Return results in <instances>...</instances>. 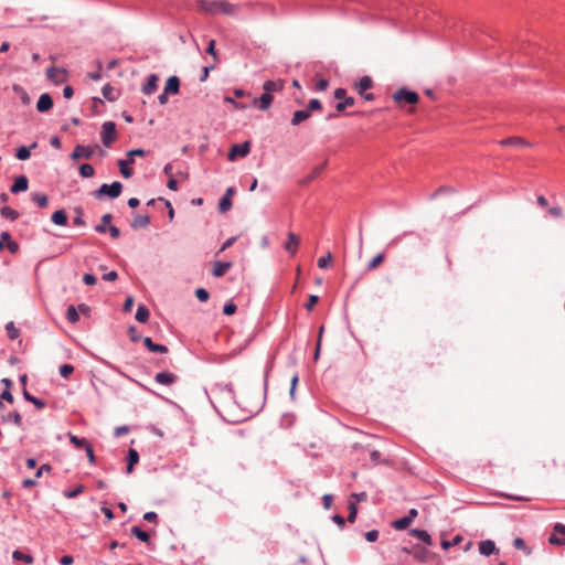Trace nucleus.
I'll return each mask as SVG.
<instances>
[{
	"label": "nucleus",
	"mask_w": 565,
	"mask_h": 565,
	"mask_svg": "<svg viewBox=\"0 0 565 565\" xmlns=\"http://www.w3.org/2000/svg\"><path fill=\"white\" fill-rule=\"evenodd\" d=\"M195 8L204 14L235 15L238 12V6L227 0H195Z\"/></svg>",
	"instance_id": "nucleus-1"
},
{
	"label": "nucleus",
	"mask_w": 565,
	"mask_h": 565,
	"mask_svg": "<svg viewBox=\"0 0 565 565\" xmlns=\"http://www.w3.org/2000/svg\"><path fill=\"white\" fill-rule=\"evenodd\" d=\"M122 191V184L118 181L113 182L111 184L104 183L96 191L95 196L100 198L103 195H108L110 199H116L120 195Z\"/></svg>",
	"instance_id": "nucleus-2"
},
{
	"label": "nucleus",
	"mask_w": 565,
	"mask_h": 565,
	"mask_svg": "<svg viewBox=\"0 0 565 565\" xmlns=\"http://www.w3.org/2000/svg\"><path fill=\"white\" fill-rule=\"evenodd\" d=\"M393 99L397 104L406 103L409 105H415L419 100V95L416 92L403 87L393 94Z\"/></svg>",
	"instance_id": "nucleus-3"
},
{
	"label": "nucleus",
	"mask_w": 565,
	"mask_h": 565,
	"mask_svg": "<svg viewBox=\"0 0 565 565\" xmlns=\"http://www.w3.org/2000/svg\"><path fill=\"white\" fill-rule=\"evenodd\" d=\"M104 146L109 147L116 139V125L114 121H105L100 132Z\"/></svg>",
	"instance_id": "nucleus-4"
},
{
	"label": "nucleus",
	"mask_w": 565,
	"mask_h": 565,
	"mask_svg": "<svg viewBox=\"0 0 565 565\" xmlns=\"http://www.w3.org/2000/svg\"><path fill=\"white\" fill-rule=\"evenodd\" d=\"M334 98L339 100L335 105V110L338 113L343 111L347 107L354 105L353 97H347V90L344 88H337L334 90Z\"/></svg>",
	"instance_id": "nucleus-5"
},
{
	"label": "nucleus",
	"mask_w": 565,
	"mask_h": 565,
	"mask_svg": "<svg viewBox=\"0 0 565 565\" xmlns=\"http://www.w3.org/2000/svg\"><path fill=\"white\" fill-rule=\"evenodd\" d=\"M250 151V142L244 141L242 143H236L232 146L230 152H228V159L231 161H234L237 157H246Z\"/></svg>",
	"instance_id": "nucleus-6"
},
{
	"label": "nucleus",
	"mask_w": 565,
	"mask_h": 565,
	"mask_svg": "<svg viewBox=\"0 0 565 565\" xmlns=\"http://www.w3.org/2000/svg\"><path fill=\"white\" fill-rule=\"evenodd\" d=\"M47 78L58 85L67 79V72L64 68L51 66L46 70Z\"/></svg>",
	"instance_id": "nucleus-7"
},
{
	"label": "nucleus",
	"mask_w": 565,
	"mask_h": 565,
	"mask_svg": "<svg viewBox=\"0 0 565 565\" xmlns=\"http://www.w3.org/2000/svg\"><path fill=\"white\" fill-rule=\"evenodd\" d=\"M158 81H159V77L157 74H150L147 77L146 83L142 85L141 92L148 96L152 95L158 88Z\"/></svg>",
	"instance_id": "nucleus-8"
},
{
	"label": "nucleus",
	"mask_w": 565,
	"mask_h": 565,
	"mask_svg": "<svg viewBox=\"0 0 565 565\" xmlns=\"http://www.w3.org/2000/svg\"><path fill=\"white\" fill-rule=\"evenodd\" d=\"M154 381L158 384L170 386L178 381V376L171 372H159L156 374Z\"/></svg>",
	"instance_id": "nucleus-9"
},
{
	"label": "nucleus",
	"mask_w": 565,
	"mask_h": 565,
	"mask_svg": "<svg viewBox=\"0 0 565 565\" xmlns=\"http://www.w3.org/2000/svg\"><path fill=\"white\" fill-rule=\"evenodd\" d=\"M402 552L413 555L419 562H424L428 554L427 548L419 545H415L412 548L403 547Z\"/></svg>",
	"instance_id": "nucleus-10"
},
{
	"label": "nucleus",
	"mask_w": 565,
	"mask_h": 565,
	"mask_svg": "<svg viewBox=\"0 0 565 565\" xmlns=\"http://www.w3.org/2000/svg\"><path fill=\"white\" fill-rule=\"evenodd\" d=\"M93 153L94 151L89 146L77 145L71 153V158L73 160H77L81 158L89 159L93 156Z\"/></svg>",
	"instance_id": "nucleus-11"
},
{
	"label": "nucleus",
	"mask_w": 565,
	"mask_h": 565,
	"mask_svg": "<svg viewBox=\"0 0 565 565\" xmlns=\"http://www.w3.org/2000/svg\"><path fill=\"white\" fill-rule=\"evenodd\" d=\"M235 190L234 188H228L225 192V194L221 198L218 202V210L222 213L227 212L232 207V195L234 194Z\"/></svg>",
	"instance_id": "nucleus-12"
},
{
	"label": "nucleus",
	"mask_w": 565,
	"mask_h": 565,
	"mask_svg": "<svg viewBox=\"0 0 565 565\" xmlns=\"http://www.w3.org/2000/svg\"><path fill=\"white\" fill-rule=\"evenodd\" d=\"M274 100V97L271 94L263 93L260 97L254 98L253 105L257 106L260 110H267L271 103Z\"/></svg>",
	"instance_id": "nucleus-13"
},
{
	"label": "nucleus",
	"mask_w": 565,
	"mask_h": 565,
	"mask_svg": "<svg viewBox=\"0 0 565 565\" xmlns=\"http://www.w3.org/2000/svg\"><path fill=\"white\" fill-rule=\"evenodd\" d=\"M53 107V99L50 96V94L44 93L39 97V100L36 103V109L40 113H45L50 110Z\"/></svg>",
	"instance_id": "nucleus-14"
},
{
	"label": "nucleus",
	"mask_w": 565,
	"mask_h": 565,
	"mask_svg": "<svg viewBox=\"0 0 565 565\" xmlns=\"http://www.w3.org/2000/svg\"><path fill=\"white\" fill-rule=\"evenodd\" d=\"M232 266V262L216 260L212 268V275L215 277H223Z\"/></svg>",
	"instance_id": "nucleus-15"
},
{
	"label": "nucleus",
	"mask_w": 565,
	"mask_h": 565,
	"mask_svg": "<svg viewBox=\"0 0 565 565\" xmlns=\"http://www.w3.org/2000/svg\"><path fill=\"white\" fill-rule=\"evenodd\" d=\"M29 188V181L25 175H20L15 178L14 183L11 185L10 191L11 193L15 194L19 192H24Z\"/></svg>",
	"instance_id": "nucleus-16"
},
{
	"label": "nucleus",
	"mask_w": 565,
	"mask_h": 565,
	"mask_svg": "<svg viewBox=\"0 0 565 565\" xmlns=\"http://www.w3.org/2000/svg\"><path fill=\"white\" fill-rule=\"evenodd\" d=\"M166 94L177 95L180 90V79L178 76H170L164 86Z\"/></svg>",
	"instance_id": "nucleus-17"
},
{
	"label": "nucleus",
	"mask_w": 565,
	"mask_h": 565,
	"mask_svg": "<svg viewBox=\"0 0 565 565\" xmlns=\"http://www.w3.org/2000/svg\"><path fill=\"white\" fill-rule=\"evenodd\" d=\"M299 243H300L299 237L295 233L289 232L288 233V241L285 244V249L290 255H295L297 253V250H298Z\"/></svg>",
	"instance_id": "nucleus-18"
},
{
	"label": "nucleus",
	"mask_w": 565,
	"mask_h": 565,
	"mask_svg": "<svg viewBox=\"0 0 565 565\" xmlns=\"http://www.w3.org/2000/svg\"><path fill=\"white\" fill-rule=\"evenodd\" d=\"M409 534L412 536L417 537L418 540H420L422 542H424L428 546L433 544L431 536L429 535V533L426 530L412 529L409 531Z\"/></svg>",
	"instance_id": "nucleus-19"
},
{
	"label": "nucleus",
	"mask_w": 565,
	"mask_h": 565,
	"mask_svg": "<svg viewBox=\"0 0 565 565\" xmlns=\"http://www.w3.org/2000/svg\"><path fill=\"white\" fill-rule=\"evenodd\" d=\"M502 147H507V146H513V147H526L529 146V142L523 139V138H520V137H510V138H505V139H502L500 140L499 142Z\"/></svg>",
	"instance_id": "nucleus-20"
},
{
	"label": "nucleus",
	"mask_w": 565,
	"mask_h": 565,
	"mask_svg": "<svg viewBox=\"0 0 565 565\" xmlns=\"http://www.w3.org/2000/svg\"><path fill=\"white\" fill-rule=\"evenodd\" d=\"M497 551L495 544L491 540L481 541L479 543V552L484 556H490Z\"/></svg>",
	"instance_id": "nucleus-21"
},
{
	"label": "nucleus",
	"mask_w": 565,
	"mask_h": 565,
	"mask_svg": "<svg viewBox=\"0 0 565 565\" xmlns=\"http://www.w3.org/2000/svg\"><path fill=\"white\" fill-rule=\"evenodd\" d=\"M143 344L151 352H157V353H167L168 352V348L166 345L153 343V341L149 337L143 338Z\"/></svg>",
	"instance_id": "nucleus-22"
},
{
	"label": "nucleus",
	"mask_w": 565,
	"mask_h": 565,
	"mask_svg": "<svg viewBox=\"0 0 565 565\" xmlns=\"http://www.w3.org/2000/svg\"><path fill=\"white\" fill-rule=\"evenodd\" d=\"M327 167V161L315 167L312 172L301 180L302 185H307L312 182Z\"/></svg>",
	"instance_id": "nucleus-23"
},
{
	"label": "nucleus",
	"mask_w": 565,
	"mask_h": 565,
	"mask_svg": "<svg viewBox=\"0 0 565 565\" xmlns=\"http://www.w3.org/2000/svg\"><path fill=\"white\" fill-rule=\"evenodd\" d=\"M311 116V113L307 109L297 110L294 113L290 124L298 126L300 122L307 120Z\"/></svg>",
	"instance_id": "nucleus-24"
},
{
	"label": "nucleus",
	"mask_w": 565,
	"mask_h": 565,
	"mask_svg": "<svg viewBox=\"0 0 565 565\" xmlns=\"http://www.w3.org/2000/svg\"><path fill=\"white\" fill-rule=\"evenodd\" d=\"M139 461V454L136 449L130 448L127 455V473H131L134 466Z\"/></svg>",
	"instance_id": "nucleus-25"
},
{
	"label": "nucleus",
	"mask_w": 565,
	"mask_h": 565,
	"mask_svg": "<svg viewBox=\"0 0 565 565\" xmlns=\"http://www.w3.org/2000/svg\"><path fill=\"white\" fill-rule=\"evenodd\" d=\"M150 218L148 215H136L131 222V227L135 230L145 228L149 225Z\"/></svg>",
	"instance_id": "nucleus-26"
},
{
	"label": "nucleus",
	"mask_w": 565,
	"mask_h": 565,
	"mask_svg": "<svg viewBox=\"0 0 565 565\" xmlns=\"http://www.w3.org/2000/svg\"><path fill=\"white\" fill-rule=\"evenodd\" d=\"M131 163H134L132 158L129 160L121 159L118 161L119 170L124 178H130L132 175V169L129 168V164Z\"/></svg>",
	"instance_id": "nucleus-27"
},
{
	"label": "nucleus",
	"mask_w": 565,
	"mask_h": 565,
	"mask_svg": "<svg viewBox=\"0 0 565 565\" xmlns=\"http://www.w3.org/2000/svg\"><path fill=\"white\" fill-rule=\"evenodd\" d=\"M51 220L55 225L65 226L67 224V215L64 210L55 211Z\"/></svg>",
	"instance_id": "nucleus-28"
},
{
	"label": "nucleus",
	"mask_w": 565,
	"mask_h": 565,
	"mask_svg": "<svg viewBox=\"0 0 565 565\" xmlns=\"http://www.w3.org/2000/svg\"><path fill=\"white\" fill-rule=\"evenodd\" d=\"M113 220V215L107 213L102 216V223L95 226V231L99 234H104L107 232L108 226Z\"/></svg>",
	"instance_id": "nucleus-29"
},
{
	"label": "nucleus",
	"mask_w": 565,
	"mask_h": 565,
	"mask_svg": "<svg viewBox=\"0 0 565 565\" xmlns=\"http://www.w3.org/2000/svg\"><path fill=\"white\" fill-rule=\"evenodd\" d=\"M372 79L370 76H363L360 78L359 83L356 84V90L360 95H363L367 89L372 87Z\"/></svg>",
	"instance_id": "nucleus-30"
},
{
	"label": "nucleus",
	"mask_w": 565,
	"mask_h": 565,
	"mask_svg": "<svg viewBox=\"0 0 565 565\" xmlns=\"http://www.w3.org/2000/svg\"><path fill=\"white\" fill-rule=\"evenodd\" d=\"M36 142H33L30 148L25 147V146H21L17 149V152H15V157L19 159V160H28L31 156V149H34L36 148Z\"/></svg>",
	"instance_id": "nucleus-31"
},
{
	"label": "nucleus",
	"mask_w": 565,
	"mask_h": 565,
	"mask_svg": "<svg viewBox=\"0 0 565 565\" xmlns=\"http://www.w3.org/2000/svg\"><path fill=\"white\" fill-rule=\"evenodd\" d=\"M149 310L145 305H139L136 312V320L140 323H145L149 319Z\"/></svg>",
	"instance_id": "nucleus-32"
},
{
	"label": "nucleus",
	"mask_w": 565,
	"mask_h": 565,
	"mask_svg": "<svg viewBox=\"0 0 565 565\" xmlns=\"http://www.w3.org/2000/svg\"><path fill=\"white\" fill-rule=\"evenodd\" d=\"M263 89H264V93L271 94L273 92L282 89V84L280 82H275V81L269 79L263 84Z\"/></svg>",
	"instance_id": "nucleus-33"
},
{
	"label": "nucleus",
	"mask_w": 565,
	"mask_h": 565,
	"mask_svg": "<svg viewBox=\"0 0 565 565\" xmlns=\"http://www.w3.org/2000/svg\"><path fill=\"white\" fill-rule=\"evenodd\" d=\"M12 557L15 561H22L25 564H32L34 562V558H33V556L31 554H25V553H23L20 550L13 551Z\"/></svg>",
	"instance_id": "nucleus-34"
},
{
	"label": "nucleus",
	"mask_w": 565,
	"mask_h": 565,
	"mask_svg": "<svg viewBox=\"0 0 565 565\" xmlns=\"http://www.w3.org/2000/svg\"><path fill=\"white\" fill-rule=\"evenodd\" d=\"M130 532H131V535L136 536L141 542H145V543L150 542L149 534L146 531L141 530L139 526H132Z\"/></svg>",
	"instance_id": "nucleus-35"
},
{
	"label": "nucleus",
	"mask_w": 565,
	"mask_h": 565,
	"mask_svg": "<svg viewBox=\"0 0 565 565\" xmlns=\"http://www.w3.org/2000/svg\"><path fill=\"white\" fill-rule=\"evenodd\" d=\"M412 521H411V518H407L406 515L401 518V519H397L395 520L393 523H392V526L395 529V530H398V531H402V530H405L407 529L409 525H411Z\"/></svg>",
	"instance_id": "nucleus-36"
},
{
	"label": "nucleus",
	"mask_w": 565,
	"mask_h": 565,
	"mask_svg": "<svg viewBox=\"0 0 565 565\" xmlns=\"http://www.w3.org/2000/svg\"><path fill=\"white\" fill-rule=\"evenodd\" d=\"M66 319L68 320V322L73 323V324L79 320L77 307H75L73 305L67 307Z\"/></svg>",
	"instance_id": "nucleus-37"
},
{
	"label": "nucleus",
	"mask_w": 565,
	"mask_h": 565,
	"mask_svg": "<svg viewBox=\"0 0 565 565\" xmlns=\"http://www.w3.org/2000/svg\"><path fill=\"white\" fill-rule=\"evenodd\" d=\"M70 441L77 449L85 448L89 443L85 438H79L72 433H68Z\"/></svg>",
	"instance_id": "nucleus-38"
},
{
	"label": "nucleus",
	"mask_w": 565,
	"mask_h": 565,
	"mask_svg": "<svg viewBox=\"0 0 565 565\" xmlns=\"http://www.w3.org/2000/svg\"><path fill=\"white\" fill-rule=\"evenodd\" d=\"M0 213L3 217L9 218L10 221H15L19 217V213L10 206H3L0 210Z\"/></svg>",
	"instance_id": "nucleus-39"
},
{
	"label": "nucleus",
	"mask_w": 565,
	"mask_h": 565,
	"mask_svg": "<svg viewBox=\"0 0 565 565\" xmlns=\"http://www.w3.org/2000/svg\"><path fill=\"white\" fill-rule=\"evenodd\" d=\"M32 201L38 204L39 207H45L49 203L47 196L43 193H33Z\"/></svg>",
	"instance_id": "nucleus-40"
},
{
	"label": "nucleus",
	"mask_w": 565,
	"mask_h": 565,
	"mask_svg": "<svg viewBox=\"0 0 565 565\" xmlns=\"http://www.w3.org/2000/svg\"><path fill=\"white\" fill-rule=\"evenodd\" d=\"M463 537L461 535H456L454 536L451 540L447 541V540H444L441 541V547L444 550H448L450 548L451 546H456V545H459L461 542H462Z\"/></svg>",
	"instance_id": "nucleus-41"
},
{
	"label": "nucleus",
	"mask_w": 565,
	"mask_h": 565,
	"mask_svg": "<svg viewBox=\"0 0 565 565\" xmlns=\"http://www.w3.org/2000/svg\"><path fill=\"white\" fill-rule=\"evenodd\" d=\"M94 173H95V170H94L92 164H89V163L81 164V167H79V174L83 178H90V177L94 175Z\"/></svg>",
	"instance_id": "nucleus-42"
},
{
	"label": "nucleus",
	"mask_w": 565,
	"mask_h": 565,
	"mask_svg": "<svg viewBox=\"0 0 565 565\" xmlns=\"http://www.w3.org/2000/svg\"><path fill=\"white\" fill-rule=\"evenodd\" d=\"M6 330H7L8 338L10 340L17 339L20 334L18 328H15V326L12 321H10L6 324Z\"/></svg>",
	"instance_id": "nucleus-43"
},
{
	"label": "nucleus",
	"mask_w": 565,
	"mask_h": 565,
	"mask_svg": "<svg viewBox=\"0 0 565 565\" xmlns=\"http://www.w3.org/2000/svg\"><path fill=\"white\" fill-rule=\"evenodd\" d=\"M83 492H84V486L79 484L76 488H74L73 490L65 491L64 492V497L67 498V499H73V498H76L77 495H79Z\"/></svg>",
	"instance_id": "nucleus-44"
},
{
	"label": "nucleus",
	"mask_w": 565,
	"mask_h": 565,
	"mask_svg": "<svg viewBox=\"0 0 565 565\" xmlns=\"http://www.w3.org/2000/svg\"><path fill=\"white\" fill-rule=\"evenodd\" d=\"M74 372V366L71 364H63L60 366V375L64 379H68Z\"/></svg>",
	"instance_id": "nucleus-45"
},
{
	"label": "nucleus",
	"mask_w": 565,
	"mask_h": 565,
	"mask_svg": "<svg viewBox=\"0 0 565 565\" xmlns=\"http://www.w3.org/2000/svg\"><path fill=\"white\" fill-rule=\"evenodd\" d=\"M75 212H76V216L73 218L74 225H76V226H84L85 225V221L83 218V209L82 207H76Z\"/></svg>",
	"instance_id": "nucleus-46"
},
{
	"label": "nucleus",
	"mask_w": 565,
	"mask_h": 565,
	"mask_svg": "<svg viewBox=\"0 0 565 565\" xmlns=\"http://www.w3.org/2000/svg\"><path fill=\"white\" fill-rule=\"evenodd\" d=\"M332 262V255L331 253H328L327 255L320 257L318 259V267L319 268H327Z\"/></svg>",
	"instance_id": "nucleus-47"
},
{
	"label": "nucleus",
	"mask_w": 565,
	"mask_h": 565,
	"mask_svg": "<svg viewBox=\"0 0 565 565\" xmlns=\"http://www.w3.org/2000/svg\"><path fill=\"white\" fill-rule=\"evenodd\" d=\"M384 260V254H377L367 265V269H375Z\"/></svg>",
	"instance_id": "nucleus-48"
},
{
	"label": "nucleus",
	"mask_w": 565,
	"mask_h": 565,
	"mask_svg": "<svg viewBox=\"0 0 565 565\" xmlns=\"http://www.w3.org/2000/svg\"><path fill=\"white\" fill-rule=\"evenodd\" d=\"M4 420H12L17 426H21L22 424V417L18 412L9 413Z\"/></svg>",
	"instance_id": "nucleus-49"
},
{
	"label": "nucleus",
	"mask_w": 565,
	"mask_h": 565,
	"mask_svg": "<svg viewBox=\"0 0 565 565\" xmlns=\"http://www.w3.org/2000/svg\"><path fill=\"white\" fill-rule=\"evenodd\" d=\"M195 296H196V298H198L200 301H202V302L207 301V300H209V298H210V294H209V291H207L206 289H204V288H198V289L195 290Z\"/></svg>",
	"instance_id": "nucleus-50"
},
{
	"label": "nucleus",
	"mask_w": 565,
	"mask_h": 565,
	"mask_svg": "<svg viewBox=\"0 0 565 565\" xmlns=\"http://www.w3.org/2000/svg\"><path fill=\"white\" fill-rule=\"evenodd\" d=\"M548 542L552 545H557V546L565 545V539L559 537L558 534H556L555 532H553V534L550 536Z\"/></svg>",
	"instance_id": "nucleus-51"
},
{
	"label": "nucleus",
	"mask_w": 565,
	"mask_h": 565,
	"mask_svg": "<svg viewBox=\"0 0 565 565\" xmlns=\"http://www.w3.org/2000/svg\"><path fill=\"white\" fill-rule=\"evenodd\" d=\"M356 514H358V508H356V504L355 503H350L349 504V515H348V521L353 523L355 521V518H356Z\"/></svg>",
	"instance_id": "nucleus-52"
},
{
	"label": "nucleus",
	"mask_w": 565,
	"mask_h": 565,
	"mask_svg": "<svg viewBox=\"0 0 565 565\" xmlns=\"http://www.w3.org/2000/svg\"><path fill=\"white\" fill-rule=\"evenodd\" d=\"M322 108V104L319 99L312 98L309 104L307 110L311 113L312 110H320Z\"/></svg>",
	"instance_id": "nucleus-53"
},
{
	"label": "nucleus",
	"mask_w": 565,
	"mask_h": 565,
	"mask_svg": "<svg viewBox=\"0 0 565 565\" xmlns=\"http://www.w3.org/2000/svg\"><path fill=\"white\" fill-rule=\"evenodd\" d=\"M236 305L234 302H227L225 303V306L223 307V313L226 315V316H231V315H234L236 312Z\"/></svg>",
	"instance_id": "nucleus-54"
},
{
	"label": "nucleus",
	"mask_w": 565,
	"mask_h": 565,
	"mask_svg": "<svg viewBox=\"0 0 565 565\" xmlns=\"http://www.w3.org/2000/svg\"><path fill=\"white\" fill-rule=\"evenodd\" d=\"M206 53L212 55L215 61L217 60V53L215 50V41L214 40L209 41L207 47H206Z\"/></svg>",
	"instance_id": "nucleus-55"
},
{
	"label": "nucleus",
	"mask_w": 565,
	"mask_h": 565,
	"mask_svg": "<svg viewBox=\"0 0 565 565\" xmlns=\"http://www.w3.org/2000/svg\"><path fill=\"white\" fill-rule=\"evenodd\" d=\"M143 520L150 523H157L158 522V514L153 511L146 512L143 514Z\"/></svg>",
	"instance_id": "nucleus-56"
},
{
	"label": "nucleus",
	"mask_w": 565,
	"mask_h": 565,
	"mask_svg": "<svg viewBox=\"0 0 565 565\" xmlns=\"http://www.w3.org/2000/svg\"><path fill=\"white\" fill-rule=\"evenodd\" d=\"M52 470L51 465L44 463L35 472V478L39 479L43 476L44 472H50Z\"/></svg>",
	"instance_id": "nucleus-57"
},
{
	"label": "nucleus",
	"mask_w": 565,
	"mask_h": 565,
	"mask_svg": "<svg viewBox=\"0 0 565 565\" xmlns=\"http://www.w3.org/2000/svg\"><path fill=\"white\" fill-rule=\"evenodd\" d=\"M83 281L88 286H93L97 282V278L93 274H84Z\"/></svg>",
	"instance_id": "nucleus-58"
},
{
	"label": "nucleus",
	"mask_w": 565,
	"mask_h": 565,
	"mask_svg": "<svg viewBox=\"0 0 565 565\" xmlns=\"http://www.w3.org/2000/svg\"><path fill=\"white\" fill-rule=\"evenodd\" d=\"M379 539V531L377 530H371L365 533V540L367 542H375Z\"/></svg>",
	"instance_id": "nucleus-59"
},
{
	"label": "nucleus",
	"mask_w": 565,
	"mask_h": 565,
	"mask_svg": "<svg viewBox=\"0 0 565 565\" xmlns=\"http://www.w3.org/2000/svg\"><path fill=\"white\" fill-rule=\"evenodd\" d=\"M328 85H329V83H328L327 79L320 78L316 83V90L323 92V90H326L328 88Z\"/></svg>",
	"instance_id": "nucleus-60"
},
{
	"label": "nucleus",
	"mask_w": 565,
	"mask_h": 565,
	"mask_svg": "<svg viewBox=\"0 0 565 565\" xmlns=\"http://www.w3.org/2000/svg\"><path fill=\"white\" fill-rule=\"evenodd\" d=\"M548 215L552 216V217H561L563 215V211L559 206H552L548 211H547Z\"/></svg>",
	"instance_id": "nucleus-61"
},
{
	"label": "nucleus",
	"mask_w": 565,
	"mask_h": 565,
	"mask_svg": "<svg viewBox=\"0 0 565 565\" xmlns=\"http://www.w3.org/2000/svg\"><path fill=\"white\" fill-rule=\"evenodd\" d=\"M318 300H319L318 296H316V295L309 296V300H308V303L306 305V309L311 311L313 309V307L316 306V303L318 302Z\"/></svg>",
	"instance_id": "nucleus-62"
},
{
	"label": "nucleus",
	"mask_w": 565,
	"mask_h": 565,
	"mask_svg": "<svg viewBox=\"0 0 565 565\" xmlns=\"http://www.w3.org/2000/svg\"><path fill=\"white\" fill-rule=\"evenodd\" d=\"M0 398L3 399V401H7L9 403H13V395L12 393L10 392V390L8 388H4L0 395Z\"/></svg>",
	"instance_id": "nucleus-63"
},
{
	"label": "nucleus",
	"mask_w": 565,
	"mask_h": 565,
	"mask_svg": "<svg viewBox=\"0 0 565 565\" xmlns=\"http://www.w3.org/2000/svg\"><path fill=\"white\" fill-rule=\"evenodd\" d=\"M553 530L556 534L565 536V524L557 522L555 523Z\"/></svg>",
	"instance_id": "nucleus-64"
}]
</instances>
